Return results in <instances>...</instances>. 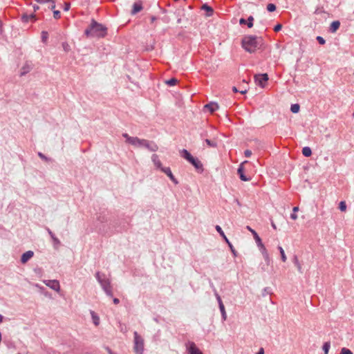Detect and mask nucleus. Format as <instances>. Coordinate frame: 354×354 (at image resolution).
Wrapping results in <instances>:
<instances>
[{"label": "nucleus", "instance_id": "26", "mask_svg": "<svg viewBox=\"0 0 354 354\" xmlns=\"http://www.w3.org/2000/svg\"><path fill=\"white\" fill-rule=\"evenodd\" d=\"M278 248H279L280 254H281V260L283 261V262H286L287 260V257L286 256L283 249L281 246H279Z\"/></svg>", "mask_w": 354, "mask_h": 354}, {"label": "nucleus", "instance_id": "50", "mask_svg": "<svg viewBox=\"0 0 354 354\" xmlns=\"http://www.w3.org/2000/svg\"><path fill=\"white\" fill-rule=\"evenodd\" d=\"M257 354H264V350L263 348H261L259 351V352L257 353Z\"/></svg>", "mask_w": 354, "mask_h": 354}, {"label": "nucleus", "instance_id": "12", "mask_svg": "<svg viewBox=\"0 0 354 354\" xmlns=\"http://www.w3.org/2000/svg\"><path fill=\"white\" fill-rule=\"evenodd\" d=\"M143 147H146L151 151H156L158 149V147L156 144L153 142H149L147 140H145V144L144 145Z\"/></svg>", "mask_w": 354, "mask_h": 354}, {"label": "nucleus", "instance_id": "14", "mask_svg": "<svg viewBox=\"0 0 354 354\" xmlns=\"http://www.w3.org/2000/svg\"><path fill=\"white\" fill-rule=\"evenodd\" d=\"M142 10V3L141 1H138L133 3V9L131 10V14L135 15L137 12L141 11Z\"/></svg>", "mask_w": 354, "mask_h": 354}, {"label": "nucleus", "instance_id": "57", "mask_svg": "<svg viewBox=\"0 0 354 354\" xmlns=\"http://www.w3.org/2000/svg\"><path fill=\"white\" fill-rule=\"evenodd\" d=\"M240 93H241V94H245V93H247V90H246V89H245V90H243V91H240Z\"/></svg>", "mask_w": 354, "mask_h": 354}, {"label": "nucleus", "instance_id": "35", "mask_svg": "<svg viewBox=\"0 0 354 354\" xmlns=\"http://www.w3.org/2000/svg\"><path fill=\"white\" fill-rule=\"evenodd\" d=\"M60 12L59 10H54L53 11V17L55 19H57L60 18Z\"/></svg>", "mask_w": 354, "mask_h": 354}, {"label": "nucleus", "instance_id": "45", "mask_svg": "<svg viewBox=\"0 0 354 354\" xmlns=\"http://www.w3.org/2000/svg\"><path fill=\"white\" fill-rule=\"evenodd\" d=\"M290 218L292 220H297V215L294 212V213L291 214Z\"/></svg>", "mask_w": 354, "mask_h": 354}, {"label": "nucleus", "instance_id": "56", "mask_svg": "<svg viewBox=\"0 0 354 354\" xmlns=\"http://www.w3.org/2000/svg\"><path fill=\"white\" fill-rule=\"evenodd\" d=\"M232 91H233L234 92H235V93L238 92V89H237V88H236V87H235V86H234V87L232 88Z\"/></svg>", "mask_w": 354, "mask_h": 354}, {"label": "nucleus", "instance_id": "25", "mask_svg": "<svg viewBox=\"0 0 354 354\" xmlns=\"http://www.w3.org/2000/svg\"><path fill=\"white\" fill-rule=\"evenodd\" d=\"M300 106L298 104H294L291 105L290 110L292 113H297L299 111Z\"/></svg>", "mask_w": 354, "mask_h": 354}, {"label": "nucleus", "instance_id": "44", "mask_svg": "<svg viewBox=\"0 0 354 354\" xmlns=\"http://www.w3.org/2000/svg\"><path fill=\"white\" fill-rule=\"evenodd\" d=\"M49 233H50V234L51 237L53 238V239L54 240V241H55V242H57V243H59V240H58L57 238H55V237L54 236V235L53 234V233H52L51 232H49Z\"/></svg>", "mask_w": 354, "mask_h": 354}, {"label": "nucleus", "instance_id": "10", "mask_svg": "<svg viewBox=\"0 0 354 354\" xmlns=\"http://www.w3.org/2000/svg\"><path fill=\"white\" fill-rule=\"evenodd\" d=\"M248 163V160H245L243 161L239 167V169H238V174H239V177L241 178V180L243 181H249L250 180V178H248L245 174H244V165L245 164Z\"/></svg>", "mask_w": 354, "mask_h": 354}, {"label": "nucleus", "instance_id": "46", "mask_svg": "<svg viewBox=\"0 0 354 354\" xmlns=\"http://www.w3.org/2000/svg\"><path fill=\"white\" fill-rule=\"evenodd\" d=\"M38 155H39V156L41 158H42V159L45 160H47V158H46V157L43 153H40V152H39V153H38Z\"/></svg>", "mask_w": 354, "mask_h": 354}, {"label": "nucleus", "instance_id": "61", "mask_svg": "<svg viewBox=\"0 0 354 354\" xmlns=\"http://www.w3.org/2000/svg\"><path fill=\"white\" fill-rule=\"evenodd\" d=\"M339 354H342V352L341 351Z\"/></svg>", "mask_w": 354, "mask_h": 354}, {"label": "nucleus", "instance_id": "31", "mask_svg": "<svg viewBox=\"0 0 354 354\" xmlns=\"http://www.w3.org/2000/svg\"><path fill=\"white\" fill-rule=\"evenodd\" d=\"M254 17L252 16H250L248 19L247 25L248 28H252L253 26Z\"/></svg>", "mask_w": 354, "mask_h": 354}, {"label": "nucleus", "instance_id": "21", "mask_svg": "<svg viewBox=\"0 0 354 354\" xmlns=\"http://www.w3.org/2000/svg\"><path fill=\"white\" fill-rule=\"evenodd\" d=\"M215 228H216V230L220 234V235L224 239L225 242L228 243L230 241L226 237V236L224 234V232H223V230L221 229V227L219 225H216Z\"/></svg>", "mask_w": 354, "mask_h": 354}, {"label": "nucleus", "instance_id": "38", "mask_svg": "<svg viewBox=\"0 0 354 354\" xmlns=\"http://www.w3.org/2000/svg\"><path fill=\"white\" fill-rule=\"evenodd\" d=\"M317 40L322 45L324 44L325 42H326L325 39L323 37H320V36L317 37Z\"/></svg>", "mask_w": 354, "mask_h": 354}, {"label": "nucleus", "instance_id": "34", "mask_svg": "<svg viewBox=\"0 0 354 354\" xmlns=\"http://www.w3.org/2000/svg\"><path fill=\"white\" fill-rule=\"evenodd\" d=\"M341 351L342 352V354H353L351 350L346 348H342Z\"/></svg>", "mask_w": 354, "mask_h": 354}, {"label": "nucleus", "instance_id": "36", "mask_svg": "<svg viewBox=\"0 0 354 354\" xmlns=\"http://www.w3.org/2000/svg\"><path fill=\"white\" fill-rule=\"evenodd\" d=\"M41 38L44 41H46L48 39V32L46 31H43L41 32Z\"/></svg>", "mask_w": 354, "mask_h": 354}, {"label": "nucleus", "instance_id": "58", "mask_svg": "<svg viewBox=\"0 0 354 354\" xmlns=\"http://www.w3.org/2000/svg\"><path fill=\"white\" fill-rule=\"evenodd\" d=\"M272 227L275 230L277 229V226L274 223H272Z\"/></svg>", "mask_w": 354, "mask_h": 354}, {"label": "nucleus", "instance_id": "54", "mask_svg": "<svg viewBox=\"0 0 354 354\" xmlns=\"http://www.w3.org/2000/svg\"><path fill=\"white\" fill-rule=\"evenodd\" d=\"M55 8V4L53 2V4L51 5L50 9L54 10Z\"/></svg>", "mask_w": 354, "mask_h": 354}, {"label": "nucleus", "instance_id": "48", "mask_svg": "<svg viewBox=\"0 0 354 354\" xmlns=\"http://www.w3.org/2000/svg\"><path fill=\"white\" fill-rule=\"evenodd\" d=\"M246 20L244 19L243 18H241L240 20H239V24H246Z\"/></svg>", "mask_w": 354, "mask_h": 354}, {"label": "nucleus", "instance_id": "18", "mask_svg": "<svg viewBox=\"0 0 354 354\" xmlns=\"http://www.w3.org/2000/svg\"><path fill=\"white\" fill-rule=\"evenodd\" d=\"M181 156L186 159L187 161H190L194 157L190 154V153L186 150L183 149L180 152Z\"/></svg>", "mask_w": 354, "mask_h": 354}, {"label": "nucleus", "instance_id": "23", "mask_svg": "<svg viewBox=\"0 0 354 354\" xmlns=\"http://www.w3.org/2000/svg\"><path fill=\"white\" fill-rule=\"evenodd\" d=\"M330 347V343L326 342L323 344L322 349L324 351V354H328Z\"/></svg>", "mask_w": 354, "mask_h": 354}, {"label": "nucleus", "instance_id": "29", "mask_svg": "<svg viewBox=\"0 0 354 354\" xmlns=\"http://www.w3.org/2000/svg\"><path fill=\"white\" fill-rule=\"evenodd\" d=\"M33 18H35V15H32V14H31V15H24L22 16V19H23V21H28L30 19H33Z\"/></svg>", "mask_w": 354, "mask_h": 354}, {"label": "nucleus", "instance_id": "15", "mask_svg": "<svg viewBox=\"0 0 354 354\" xmlns=\"http://www.w3.org/2000/svg\"><path fill=\"white\" fill-rule=\"evenodd\" d=\"M189 162L196 169H200L201 171L203 170V164L201 162L194 157L189 161Z\"/></svg>", "mask_w": 354, "mask_h": 354}, {"label": "nucleus", "instance_id": "40", "mask_svg": "<svg viewBox=\"0 0 354 354\" xmlns=\"http://www.w3.org/2000/svg\"><path fill=\"white\" fill-rule=\"evenodd\" d=\"M37 2L39 3H47V2H52L53 3V1L55 0H35Z\"/></svg>", "mask_w": 354, "mask_h": 354}, {"label": "nucleus", "instance_id": "28", "mask_svg": "<svg viewBox=\"0 0 354 354\" xmlns=\"http://www.w3.org/2000/svg\"><path fill=\"white\" fill-rule=\"evenodd\" d=\"M178 80L176 78H171L169 80H167L165 83L169 86H174L176 84Z\"/></svg>", "mask_w": 354, "mask_h": 354}, {"label": "nucleus", "instance_id": "5", "mask_svg": "<svg viewBox=\"0 0 354 354\" xmlns=\"http://www.w3.org/2000/svg\"><path fill=\"white\" fill-rule=\"evenodd\" d=\"M96 278L99 283L101 284L102 288L106 292V293L111 297L113 295V293L109 280L106 279H102L99 272L96 273Z\"/></svg>", "mask_w": 354, "mask_h": 354}, {"label": "nucleus", "instance_id": "13", "mask_svg": "<svg viewBox=\"0 0 354 354\" xmlns=\"http://www.w3.org/2000/svg\"><path fill=\"white\" fill-rule=\"evenodd\" d=\"M34 255V253L32 251H27L25 253H24L21 258V261L22 263H26L29 259H30Z\"/></svg>", "mask_w": 354, "mask_h": 354}, {"label": "nucleus", "instance_id": "2", "mask_svg": "<svg viewBox=\"0 0 354 354\" xmlns=\"http://www.w3.org/2000/svg\"><path fill=\"white\" fill-rule=\"evenodd\" d=\"M86 36L104 37L106 35V28L102 24L93 21L89 28L85 30Z\"/></svg>", "mask_w": 354, "mask_h": 354}, {"label": "nucleus", "instance_id": "27", "mask_svg": "<svg viewBox=\"0 0 354 354\" xmlns=\"http://www.w3.org/2000/svg\"><path fill=\"white\" fill-rule=\"evenodd\" d=\"M219 308L221 310V314H222L223 319L225 320L226 317H227V315H226V312H225V307H224V305H223V302H221V305L219 306Z\"/></svg>", "mask_w": 354, "mask_h": 354}, {"label": "nucleus", "instance_id": "7", "mask_svg": "<svg viewBox=\"0 0 354 354\" xmlns=\"http://www.w3.org/2000/svg\"><path fill=\"white\" fill-rule=\"evenodd\" d=\"M128 143L136 147H143L145 144V140L140 139L137 137L128 138Z\"/></svg>", "mask_w": 354, "mask_h": 354}, {"label": "nucleus", "instance_id": "19", "mask_svg": "<svg viewBox=\"0 0 354 354\" xmlns=\"http://www.w3.org/2000/svg\"><path fill=\"white\" fill-rule=\"evenodd\" d=\"M340 23L339 21H333L330 26V30L332 32H335L339 28Z\"/></svg>", "mask_w": 354, "mask_h": 354}, {"label": "nucleus", "instance_id": "39", "mask_svg": "<svg viewBox=\"0 0 354 354\" xmlns=\"http://www.w3.org/2000/svg\"><path fill=\"white\" fill-rule=\"evenodd\" d=\"M281 28H282V25H281V24H277V25H276V26H274V30L275 32H278V31H279Z\"/></svg>", "mask_w": 354, "mask_h": 354}, {"label": "nucleus", "instance_id": "32", "mask_svg": "<svg viewBox=\"0 0 354 354\" xmlns=\"http://www.w3.org/2000/svg\"><path fill=\"white\" fill-rule=\"evenodd\" d=\"M267 10L269 11V12H273L276 10V6L273 3H269L268 4L267 6Z\"/></svg>", "mask_w": 354, "mask_h": 354}, {"label": "nucleus", "instance_id": "8", "mask_svg": "<svg viewBox=\"0 0 354 354\" xmlns=\"http://www.w3.org/2000/svg\"><path fill=\"white\" fill-rule=\"evenodd\" d=\"M256 82L261 87H264L266 83L268 80V75L266 73L256 75L254 76Z\"/></svg>", "mask_w": 354, "mask_h": 354}, {"label": "nucleus", "instance_id": "9", "mask_svg": "<svg viewBox=\"0 0 354 354\" xmlns=\"http://www.w3.org/2000/svg\"><path fill=\"white\" fill-rule=\"evenodd\" d=\"M44 283L50 288L59 292L60 290L59 283L57 280H44Z\"/></svg>", "mask_w": 354, "mask_h": 354}, {"label": "nucleus", "instance_id": "22", "mask_svg": "<svg viewBox=\"0 0 354 354\" xmlns=\"http://www.w3.org/2000/svg\"><path fill=\"white\" fill-rule=\"evenodd\" d=\"M302 153L306 157H309L312 154V151L310 147H305L302 149Z\"/></svg>", "mask_w": 354, "mask_h": 354}, {"label": "nucleus", "instance_id": "3", "mask_svg": "<svg viewBox=\"0 0 354 354\" xmlns=\"http://www.w3.org/2000/svg\"><path fill=\"white\" fill-rule=\"evenodd\" d=\"M246 228L248 230H249L252 234L253 237L257 244V246L259 248V250H260L261 254L263 255V257L267 266H269L271 262V259H270V257L269 256L267 249L266 248L265 245H263V243L261 241V238L259 237L258 234L256 232V231L254 230L253 229H252L250 226H247Z\"/></svg>", "mask_w": 354, "mask_h": 354}, {"label": "nucleus", "instance_id": "49", "mask_svg": "<svg viewBox=\"0 0 354 354\" xmlns=\"http://www.w3.org/2000/svg\"><path fill=\"white\" fill-rule=\"evenodd\" d=\"M216 298H217V300H218V304L219 306L221 305V302H223L221 299V297L218 295H216Z\"/></svg>", "mask_w": 354, "mask_h": 354}, {"label": "nucleus", "instance_id": "20", "mask_svg": "<svg viewBox=\"0 0 354 354\" xmlns=\"http://www.w3.org/2000/svg\"><path fill=\"white\" fill-rule=\"evenodd\" d=\"M91 317H92V319H93V324L95 326H98L100 324V317L93 311L91 312Z\"/></svg>", "mask_w": 354, "mask_h": 354}, {"label": "nucleus", "instance_id": "42", "mask_svg": "<svg viewBox=\"0 0 354 354\" xmlns=\"http://www.w3.org/2000/svg\"><path fill=\"white\" fill-rule=\"evenodd\" d=\"M244 154L246 157H250L252 155V151L249 149L245 151Z\"/></svg>", "mask_w": 354, "mask_h": 354}, {"label": "nucleus", "instance_id": "53", "mask_svg": "<svg viewBox=\"0 0 354 354\" xmlns=\"http://www.w3.org/2000/svg\"><path fill=\"white\" fill-rule=\"evenodd\" d=\"M106 350H107V351H108L109 354H115V353H113L112 352V351H111L110 348H106Z\"/></svg>", "mask_w": 354, "mask_h": 354}, {"label": "nucleus", "instance_id": "6", "mask_svg": "<svg viewBox=\"0 0 354 354\" xmlns=\"http://www.w3.org/2000/svg\"><path fill=\"white\" fill-rule=\"evenodd\" d=\"M186 348L189 354H203L193 342H188Z\"/></svg>", "mask_w": 354, "mask_h": 354}, {"label": "nucleus", "instance_id": "4", "mask_svg": "<svg viewBox=\"0 0 354 354\" xmlns=\"http://www.w3.org/2000/svg\"><path fill=\"white\" fill-rule=\"evenodd\" d=\"M144 351V340L137 332H134V351L137 354H142Z\"/></svg>", "mask_w": 354, "mask_h": 354}, {"label": "nucleus", "instance_id": "43", "mask_svg": "<svg viewBox=\"0 0 354 354\" xmlns=\"http://www.w3.org/2000/svg\"><path fill=\"white\" fill-rule=\"evenodd\" d=\"M70 9V3H64V10L65 11H68Z\"/></svg>", "mask_w": 354, "mask_h": 354}, {"label": "nucleus", "instance_id": "11", "mask_svg": "<svg viewBox=\"0 0 354 354\" xmlns=\"http://www.w3.org/2000/svg\"><path fill=\"white\" fill-rule=\"evenodd\" d=\"M161 171L164 172L169 178L170 180L174 182L175 184H178V181L173 175L171 169L169 167H164L161 168Z\"/></svg>", "mask_w": 354, "mask_h": 354}, {"label": "nucleus", "instance_id": "47", "mask_svg": "<svg viewBox=\"0 0 354 354\" xmlns=\"http://www.w3.org/2000/svg\"><path fill=\"white\" fill-rule=\"evenodd\" d=\"M123 137L126 138V142L128 143V138H131V136H129L127 133H123Z\"/></svg>", "mask_w": 354, "mask_h": 354}, {"label": "nucleus", "instance_id": "30", "mask_svg": "<svg viewBox=\"0 0 354 354\" xmlns=\"http://www.w3.org/2000/svg\"><path fill=\"white\" fill-rule=\"evenodd\" d=\"M339 208L342 212H345L346 210V204L344 201H341L339 205Z\"/></svg>", "mask_w": 354, "mask_h": 354}, {"label": "nucleus", "instance_id": "1", "mask_svg": "<svg viewBox=\"0 0 354 354\" xmlns=\"http://www.w3.org/2000/svg\"><path fill=\"white\" fill-rule=\"evenodd\" d=\"M263 45V39L256 36H245L242 40V47L248 53H254Z\"/></svg>", "mask_w": 354, "mask_h": 354}, {"label": "nucleus", "instance_id": "55", "mask_svg": "<svg viewBox=\"0 0 354 354\" xmlns=\"http://www.w3.org/2000/svg\"><path fill=\"white\" fill-rule=\"evenodd\" d=\"M156 19V18L155 17H151V21L153 23V21H155Z\"/></svg>", "mask_w": 354, "mask_h": 354}, {"label": "nucleus", "instance_id": "60", "mask_svg": "<svg viewBox=\"0 0 354 354\" xmlns=\"http://www.w3.org/2000/svg\"><path fill=\"white\" fill-rule=\"evenodd\" d=\"M297 267H298L299 270H300L301 268V266L299 264H298Z\"/></svg>", "mask_w": 354, "mask_h": 354}, {"label": "nucleus", "instance_id": "17", "mask_svg": "<svg viewBox=\"0 0 354 354\" xmlns=\"http://www.w3.org/2000/svg\"><path fill=\"white\" fill-rule=\"evenodd\" d=\"M152 158V161L153 162L154 165H156V167L158 168V169H161V168H163L162 167V164H161V162L160 160H159L158 158V156L156 155V154H153L151 157Z\"/></svg>", "mask_w": 354, "mask_h": 354}, {"label": "nucleus", "instance_id": "24", "mask_svg": "<svg viewBox=\"0 0 354 354\" xmlns=\"http://www.w3.org/2000/svg\"><path fill=\"white\" fill-rule=\"evenodd\" d=\"M202 9L206 10L208 12V16H211L213 13V9L206 4L202 6Z\"/></svg>", "mask_w": 354, "mask_h": 354}, {"label": "nucleus", "instance_id": "51", "mask_svg": "<svg viewBox=\"0 0 354 354\" xmlns=\"http://www.w3.org/2000/svg\"><path fill=\"white\" fill-rule=\"evenodd\" d=\"M113 303H114L115 304H118L119 303V299H117V298H114V299H113Z\"/></svg>", "mask_w": 354, "mask_h": 354}, {"label": "nucleus", "instance_id": "16", "mask_svg": "<svg viewBox=\"0 0 354 354\" xmlns=\"http://www.w3.org/2000/svg\"><path fill=\"white\" fill-rule=\"evenodd\" d=\"M204 108L207 109L210 113H213L214 111L218 109L219 106L217 103L211 102L206 104Z\"/></svg>", "mask_w": 354, "mask_h": 354}, {"label": "nucleus", "instance_id": "59", "mask_svg": "<svg viewBox=\"0 0 354 354\" xmlns=\"http://www.w3.org/2000/svg\"><path fill=\"white\" fill-rule=\"evenodd\" d=\"M3 319V317L1 315H0V323L2 322Z\"/></svg>", "mask_w": 354, "mask_h": 354}, {"label": "nucleus", "instance_id": "62", "mask_svg": "<svg viewBox=\"0 0 354 354\" xmlns=\"http://www.w3.org/2000/svg\"><path fill=\"white\" fill-rule=\"evenodd\" d=\"M353 117H354V113H353Z\"/></svg>", "mask_w": 354, "mask_h": 354}, {"label": "nucleus", "instance_id": "37", "mask_svg": "<svg viewBox=\"0 0 354 354\" xmlns=\"http://www.w3.org/2000/svg\"><path fill=\"white\" fill-rule=\"evenodd\" d=\"M205 142L207 144V145H209V147H216L215 142L211 141L210 140H208V139H206Z\"/></svg>", "mask_w": 354, "mask_h": 354}, {"label": "nucleus", "instance_id": "52", "mask_svg": "<svg viewBox=\"0 0 354 354\" xmlns=\"http://www.w3.org/2000/svg\"><path fill=\"white\" fill-rule=\"evenodd\" d=\"M292 210L295 213V212L299 211V207H293Z\"/></svg>", "mask_w": 354, "mask_h": 354}, {"label": "nucleus", "instance_id": "33", "mask_svg": "<svg viewBox=\"0 0 354 354\" xmlns=\"http://www.w3.org/2000/svg\"><path fill=\"white\" fill-rule=\"evenodd\" d=\"M232 251V252L233 253L234 256L236 257L237 255V252L236 251V250L234 249V248L233 247L232 244L229 241L228 243H227Z\"/></svg>", "mask_w": 354, "mask_h": 354}, {"label": "nucleus", "instance_id": "41", "mask_svg": "<svg viewBox=\"0 0 354 354\" xmlns=\"http://www.w3.org/2000/svg\"><path fill=\"white\" fill-rule=\"evenodd\" d=\"M62 46H63L64 50L65 51H68V50H69V49H70V46H69V45H68V44H66V43H64V44H62Z\"/></svg>", "mask_w": 354, "mask_h": 354}]
</instances>
